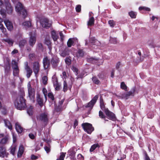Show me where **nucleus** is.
<instances>
[{"mask_svg": "<svg viewBox=\"0 0 160 160\" xmlns=\"http://www.w3.org/2000/svg\"><path fill=\"white\" fill-rule=\"evenodd\" d=\"M21 95L18 97L14 102V104L16 108L18 109H24L26 107L25 100L23 97L25 96V92L23 90L20 91Z\"/></svg>", "mask_w": 160, "mask_h": 160, "instance_id": "1", "label": "nucleus"}, {"mask_svg": "<svg viewBox=\"0 0 160 160\" xmlns=\"http://www.w3.org/2000/svg\"><path fill=\"white\" fill-rule=\"evenodd\" d=\"M14 3H17L15 7L16 12L18 14H22V17L24 18L26 17L27 13L26 10L22 4L18 1V0H11Z\"/></svg>", "mask_w": 160, "mask_h": 160, "instance_id": "2", "label": "nucleus"}, {"mask_svg": "<svg viewBox=\"0 0 160 160\" xmlns=\"http://www.w3.org/2000/svg\"><path fill=\"white\" fill-rule=\"evenodd\" d=\"M100 103L101 109L104 111L108 117V118L113 121H115L116 119L115 115L110 112L108 108H105L103 100L101 98L100 99Z\"/></svg>", "mask_w": 160, "mask_h": 160, "instance_id": "3", "label": "nucleus"}, {"mask_svg": "<svg viewBox=\"0 0 160 160\" xmlns=\"http://www.w3.org/2000/svg\"><path fill=\"white\" fill-rule=\"evenodd\" d=\"M12 66L13 70V74L14 76L16 77L15 78V81L16 79H19L22 81V79L19 77V70L18 67V63L15 60H12Z\"/></svg>", "mask_w": 160, "mask_h": 160, "instance_id": "4", "label": "nucleus"}, {"mask_svg": "<svg viewBox=\"0 0 160 160\" xmlns=\"http://www.w3.org/2000/svg\"><path fill=\"white\" fill-rule=\"evenodd\" d=\"M5 4L6 7V10L5 11L3 9H1L0 10V14L3 18L6 17V12L8 14H11L12 13L13 11V7L11 6L9 2H5Z\"/></svg>", "mask_w": 160, "mask_h": 160, "instance_id": "5", "label": "nucleus"}, {"mask_svg": "<svg viewBox=\"0 0 160 160\" xmlns=\"http://www.w3.org/2000/svg\"><path fill=\"white\" fill-rule=\"evenodd\" d=\"M28 97L32 102H34L35 101V91L34 89L31 87L30 82L28 83Z\"/></svg>", "mask_w": 160, "mask_h": 160, "instance_id": "6", "label": "nucleus"}, {"mask_svg": "<svg viewBox=\"0 0 160 160\" xmlns=\"http://www.w3.org/2000/svg\"><path fill=\"white\" fill-rule=\"evenodd\" d=\"M82 126L85 131L88 134H90L94 130L92 125L89 123H83Z\"/></svg>", "mask_w": 160, "mask_h": 160, "instance_id": "7", "label": "nucleus"}, {"mask_svg": "<svg viewBox=\"0 0 160 160\" xmlns=\"http://www.w3.org/2000/svg\"><path fill=\"white\" fill-rule=\"evenodd\" d=\"M40 23L42 26L44 28H47L50 27L51 24L49 22L47 18H43L41 20Z\"/></svg>", "mask_w": 160, "mask_h": 160, "instance_id": "8", "label": "nucleus"}, {"mask_svg": "<svg viewBox=\"0 0 160 160\" xmlns=\"http://www.w3.org/2000/svg\"><path fill=\"white\" fill-rule=\"evenodd\" d=\"M9 155L8 152H7L5 148L2 146H0V157L4 158H7Z\"/></svg>", "mask_w": 160, "mask_h": 160, "instance_id": "9", "label": "nucleus"}, {"mask_svg": "<svg viewBox=\"0 0 160 160\" xmlns=\"http://www.w3.org/2000/svg\"><path fill=\"white\" fill-rule=\"evenodd\" d=\"M29 35L30 37L29 42V44L31 46L33 47L36 42V36L34 33L33 34L32 33V32L30 33Z\"/></svg>", "mask_w": 160, "mask_h": 160, "instance_id": "10", "label": "nucleus"}, {"mask_svg": "<svg viewBox=\"0 0 160 160\" xmlns=\"http://www.w3.org/2000/svg\"><path fill=\"white\" fill-rule=\"evenodd\" d=\"M37 118L41 121L44 122H47L48 121V114L44 112L41 113L39 116L37 117Z\"/></svg>", "mask_w": 160, "mask_h": 160, "instance_id": "11", "label": "nucleus"}, {"mask_svg": "<svg viewBox=\"0 0 160 160\" xmlns=\"http://www.w3.org/2000/svg\"><path fill=\"white\" fill-rule=\"evenodd\" d=\"M98 98V96L95 95L92 99V100L88 103L87 105L86 106V107L90 108L91 109H92L94 105L96 102Z\"/></svg>", "mask_w": 160, "mask_h": 160, "instance_id": "12", "label": "nucleus"}, {"mask_svg": "<svg viewBox=\"0 0 160 160\" xmlns=\"http://www.w3.org/2000/svg\"><path fill=\"white\" fill-rule=\"evenodd\" d=\"M43 64L44 68L45 69L48 68L50 65V62L47 57L44 58L43 60Z\"/></svg>", "mask_w": 160, "mask_h": 160, "instance_id": "13", "label": "nucleus"}, {"mask_svg": "<svg viewBox=\"0 0 160 160\" xmlns=\"http://www.w3.org/2000/svg\"><path fill=\"white\" fill-rule=\"evenodd\" d=\"M78 40L76 38H70L67 42V44L68 47H71L72 46H73L74 44L78 42Z\"/></svg>", "mask_w": 160, "mask_h": 160, "instance_id": "14", "label": "nucleus"}, {"mask_svg": "<svg viewBox=\"0 0 160 160\" xmlns=\"http://www.w3.org/2000/svg\"><path fill=\"white\" fill-rule=\"evenodd\" d=\"M59 62V58L56 56H53L51 60V63L52 67L55 68L57 67Z\"/></svg>", "mask_w": 160, "mask_h": 160, "instance_id": "15", "label": "nucleus"}, {"mask_svg": "<svg viewBox=\"0 0 160 160\" xmlns=\"http://www.w3.org/2000/svg\"><path fill=\"white\" fill-rule=\"evenodd\" d=\"M5 25L8 29L10 31L12 30L13 26L12 23L9 20H6L4 21Z\"/></svg>", "mask_w": 160, "mask_h": 160, "instance_id": "16", "label": "nucleus"}, {"mask_svg": "<svg viewBox=\"0 0 160 160\" xmlns=\"http://www.w3.org/2000/svg\"><path fill=\"white\" fill-rule=\"evenodd\" d=\"M39 64L38 62H35L33 64V70L35 74L38 73L39 70Z\"/></svg>", "mask_w": 160, "mask_h": 160, "instance_id": "17", "label": "nucleus"}, {"mask_svg": "<svg viewBox=\"0 0 160 160\" xmlns=\"http://www.w3.org/2000/svg\"><path fill=\"white\" fill-rule=\"evenodd\" d=\"M25 69L27 72L26 76L27 78H30L32 73V69L30 68L28 65V63L25 65Z\"/></svg>", "mask_w": 160, "mask_h": 160, "instance_id": "18", "label": "nucleus"}, {"mask_svg": "<svg viewBox=\"0 0 160 160\" xmlns=\"http://www.w3.org/2000/svg\"><path fill=\"white\" fill-rule=\"evenodd\" d=\"M24 151L23 146L22 145L20 146L18 152L17 154V156L18 158H21L23 154Z\"/></svg>", "mask_w": 160, "mask_h": 160, "instance_id": "19", "label": "nucleus"}, {"mask_svg": "<svg viewBox=\"0 0 160 160\" xmlns=\"http://www.w3.org/2000/svg\"><path fill=\"white\" fill-rule=\"evenodd\" d=\"M15 129L19 133H21L23 131V128L18 122L15 124Z\"/></svg>", "mask_w": 160, "mask_h": 160, "instance_id": "20", "label": "nucleus"}, {"mask_svg": "<svg viewBox=\"0 0 160 160\" xmlns=\"http://www.w3.org/2000/svg\"><path fill=\"white\" fill-rule=\"evenodd\" d=\"M5 126L7 127L10 130L12 129V126L10 121L7 119H4L3 120Z\"/></svg>", "mask_w": 160, "mask_h": 160, "instance_id": "21", "label": "nucleus"}, {"mask_svg": "<svg viewBox=\"0 0 160 160\" xmlns=\"http://www.w3.org/2000/svg\"><path fill=\"white\" fill-rule=\"evenodd\" d=\"M90 42L93 45H99L100 44V42L96 40L94 37L90 38Z\"/></svg>", "mask_w": 160, "mask_h": 160, "instance_id": "22", "label": "nucleus"}, {"mask_svg": "<svg viewBox=\"0 0 160 160\" xmlns=\"http://www.w3.org/2000/svg\"><path fill=\"white\" fill-rule=\"evenodd\" d=\"M94 18L93 17L89 18L88 21V26H91L94 24Z\"/></svg>", "mask_w": 160, "mask_h": 160, "instance_id": "23", "label": "nucleus"}, {"mask_svg": "<svg viewBox=\"0 0 160 160\" xmlns=\"http://www.w3.org/2000/svg\"><path fill=\"white\" fill-rule=\"evenodd\" d=\"M0 29L1 30L2 32L4 34L5 37H7L8 34L6 32V29L3 27L2 24L0 23Z\"/></svg>", "mask_w": 160, "mask_h": 160, "instance_id": "24", "label": "nucleus"}, {"mask_svg": "<svg viewBox=\"0 0 160 160\" xmlns=\"http://www.w3.org/2000/svg\"><path fill=\"white\" fill-rule=\"evenodd\" d=\"M37 101L38 103L41 107H42L43 105V101L42 99L40 98V96L39 94H38L37 96Z\"/></svg>", "mask_w": 160, "mask_h": 160, "instance_id": "25", "label": "nucleus"}, {"mask_svg": "<svg viewBox=\"0 0 160 160\" xmlns=\"http://www.w3.org/2000/svg\"><path fill=\"white\" fill-rule=\"evenodd\" d=\"M69 54V51L67 49H65L60 52V55L63 57H66Z\"/></svg>", "mask_w": 160, "mask_h": 160, "instance_id": "26", "label": "nucleus"}, {"mask_svg": "<svg viewBox=\"0 0 160 160\" xmlns=\"http://www.w3.org/2000/svg\"><path fill=\"white\" fill-rule=\"evenodd\" d=\"M51 35L52 38L54 41H56L58 38V35L56 34V33L53 30L52 32Z\"/></svg>", "mask_w": 160, "mask_h": 160, "instance_id": "27", "label": "nucleus"}, {"mask_svg": "<svg viewBox=\"0 0 160 160\" xmlns=\"http://www.w3.org/2000/svg\"><path fill=\"white\" fill-rule=\"evenodd\" d=\"M134 91L133 90L132 91H130L129 92H126L125 94V95H124L125 98L126 99H128V98L130 96H133V93H134Z\"/></svg>", "mask_w": 160, "mask_h": 160, "instance_id": "28", "label": "nucleus"}, {"mask_svg": "<svg viewBox=\"0 0 160 160\" xmlns=\"http://www.w3.org/2000/svg\"><path fill=\"white\" fill-rule=\"evenodd\" d=\"M68 153L70 156H72V157H74L75 156V155L76 153V152L75 151V148H71L68 151Z\"/></svg>", "mask_w": 160, "mask_h": 160, "instance_id": "29", "label": "nucleus"}, {"mask_svg": "<svg viewBox=\"0 0 160 160\" xmlns=\"http://www.w3.org/2000/svg\"><path fill=\"white\" fill-rule=\"evenodd\" d=\"M22 25L25 28H29L31 26V22L28 21H25L23 22L22 23Z\"/></svg>", "mask_w": 160, "mask_h": 160, "instance_id": "30", "label": "nucleus"}, {"mask_svg": "<svg viewBox=\"0 0 160 160\" xmlns=\"http://www.w3.org/2000/svg\"><path fill=\"white\" fill-rule=\"evenodd\" d=\"M27 43V41L25 39H22L19 42V46L21 48H23Z\"/></svg>", "mask_w": 160, "mask_h": 160, "instance_id": "31", "label": "nucleus"}, {"mask_svg": "<svg viewBox=\"0 0 160 160\" xmlns=\"http://www.w3.org/2000/svg\"><path fill=\"white\" fill-rule=\"evenodd\" d=\"M100 147V146L98 143H95L92 145L90 149V151L92 152L95 150L97 148H99Z\"/></svg>", "mask_w": 160, "mask_h": 160, "instance_id": "32", "label": "nucleus"}, {"mask_svg": "<svg viewBox=\"0 0 160 160\" xmlns=\"http://www.w3.org/2000/svg\"><path fill=\"white\" fill-rule=\"evenodd\" d=\"M4 41L7 42L9 45L12 46L13 43L14 41L12 39L9 38L4 39Z\"/></svg>", "mask_w": 160, "mask_h": 160, "instance_id": "33", "label": "nucleus"}, {"mask_svg": "<svg viewBox=\"0 0 160 160\" xmlns=\"http://www.w3.org/2000/svg\"><path fill=\"white\" fill-rule=\"evenodd\" d=\"M33 107L32 106H30L29 108L27 109V113L30 116L33 113Z\"/></svg>", "mask_w": 160, "mask_h": 160, "instance_id": "34", "label": "nucleus"}, {"mask_svg": "<svg viewBox=\"0 0 160 160\" xmlns=\"http://www.w3.org/2000/svg\"><path fill=\"white\" fill-rule=\"evenodd\" d=\"M55 109L53 112L54 113H55L56 112H59L61 110V107L60 106H58V107L56 106H55Z\"/></svg>", "mask_w": 160, "mask_h": 160, "instance_id": "35", "label": "nucleus"}, {"mask_svg": "<svg viewBox=\"0 0 160 160\" xmlns=\"http://www.w3.org/2000/svg\"><path fill=\"white\" fill-rule=\"evenodd\" d=\"M66 154V153L61 152L59 158H57V160H64Z\"/></svg>", "mask_w": 160, "mask_h": 160, "instance_id": "36", "label": "nucleus"}, {"mask_svg": "<svg viewBox=\"0 0 160 160\" xmlns=\"http://www.w3.org/2000/svg\"><path fill=\"white\" fill-rule=\"evenodd\" d=\"M48 80V77L46 76H44L42 78V82L44 85H46L47 84Z\"/></svg>", "mask_w": 160, "mask_h": 160, "instance_id": "37", "label": "nucleus"}, {"mask_svg": "<svg viewBox=\"0 0 160 160\" xmlns=\"http://www.w3.org/2000/svg\"><path fill=\"white\" fill-rule=\"evenodd\" d=\"M8 140V138L7 137H4L1 140L0 143L1 144H5L7 143Z\"/></svg>", "mask_w": 160, "mask_h": 160, "instance_id": "38", "label": "nucleus"}, {"mask_svg": "<svg viewBox=\"0 0 160 160\" xmlns=\"http://www.w3.org/2000/svg\"><path fill=\"white\" fill-rule=\"evenodd\" d=\"M16 149V147L15 146H13L11 147L10 148V153L12 154L13 155H14Z\"/></svg>", "mask_w": 160, "mask_h": 160, "instance_id": "39", "label": "nucleus"}, {"mask_svg": "<svg viewBox=\"0 0 160 160\" xmlns=\"http://www.w3.org/2000/svg\"><path fill=\"white\" fill-rule=\"evenodd\" d=\"M139 9L140 11L144 10V11H150V9L148 8L145 7H140L139 8Z\"/></svg>", "mask_w": 160, "mask_h": 160, "instance_id": "40", "label": "nucleus"}, {"mask_svg": "<svg viewBox=\"0 0 160 160\" xmlns=\"http://www.w3.org/2000/svg\"><path fill=\"white\" fill-rule=\"evenodd\" d=\"M65 61L66 64L68 65L71 64V59L69 58H66L65 59Z\"/></svg>", "mask_w": 160, "mask_h": 160, "instance_id": "41", "label": "nucleus"}, {"mask_svg": "<svg viewBox=\"0 0 160 160\" xmlns=\"http://www.w3.org/2000/svg\"><path fill=\"white\" fill-rule=\"evenodd\" d=\"M92 79L93 82L95 84H98L100 83V81L96 77H93Z\"/></svg>", "mask_w": 160, "mask_h": 160, "instance_id": "42", "label": "nucleus"}, {"mask_svg": "<svg viewBox=\"0 0 160 160\" xmlns=\"http://www.w3.org/2000/svg\"><path fill=\"white\" fill-rule=\"evenodd\" d=\"M121 88L122 89L125 90H127V87L123 82H122L121 83Z\"/></svg>", "mask_w": 160, "mask_h": 160, "instance_id": "43", "label": "nucleus"}, {"mask_svg": "<svg viewBox=\"0 0 160 160\" xmlns=\"http://www.w3.org/2000/svg\"><path fill=\"white\" fill-rule=\"evenodd\" d=\"M133 160H139V157L138 153H133Z\"/></svg>", "mask_w": 160, "mask_h": 160, "instance_id": "44", "label": "nucleus"}, {"mask_svg": "<svg viewBox=\"0 0 160 160\" xmlns=\"http://www.w3.org/2000/svg\"><path fill=\"white\" fill-rule=\"evenodd\" d=\"M129 15L132 18H136V14L133 11H131L129 13Z\"/></svg>", "mask_w": 160, "mask_h": 160, "instance_id": "45", "label": "nucleus"}, {"mask_svg": "<svg viewBox=\"0 0 160 160\" xmlns=\"http://www.w3.org/2000/svg\"><path fill=\"white\" fill-rule=\"evenodd\" d=\"M45 43L48 46L49 49H51V47L50 46L51 45L50 41L49 40L46 39L45 40Z\"/></svg>", "mask_w": 160, "mask_h": 160, "instance_id": "46", "label": "nucleus"}, {"mask_svg": "<svg viewBox=\"0 0 160 160\" xmlns=\"http://www.w3.org/2000/svg\"><path fill=\"white\" fill-rule=\"evenodd\" d=\"M48 96L52 101L54 100V97L53 94L51 92H49L48 94Z\"/></svg>", "mask_w": 160, "mask_h": 160, "instance_id": "47", "label": "nucleus"}, {"mask_svg": "<svg viewBox=\"0 0 160 160\" xmlns=\"http://www.w3.org/2000/svg\"><path fill=\"white\" fill-rule=\"evenodd\" d=\"M110 42L111 43L115 44L117 42L116 39L115 38H110Z\"/></svg>", "mask_w": 160, "mask_h": 160, "instance_id": "48", "label": "nucleus"}, {"mask_svg": "<svg viewBox=\"0 0 160 160\" xmlns=\"http://www.w3.org/2000/svg\"><path fill=\"white\" fill-rule=\"evenodd\" d=\"M88 61L92 63H95L97 60L93 58H90L88 59Z\"/></svg>", "mask_w": 160, "mask_h": 160, "instance_id": "49", "label": "nucleus"}, {"mask_svg": "<svg viewBox=\"0 0 160 160\" xmlns=\"http://www.w3.org/2000/svg\"><path fill=\"white\" fill-rule=\"evenodd\" d=\"M67 90V82L66 81H64L63 82V90L64 92H65Z\"/></svg>", "mask_w": 160, "mask_h": 160, "instance_id": "50", "label": "nucleus"}, {"mask_svg": "<svg viewBox=\"0 0 160 160\" xmlns=\"http://www.w3.org/2000/svg\"><path fill=\"white\" fill-rule=\"evenodd\" d=\"M78 56L80 57H82L84 53L82 50L80 49L78 50Z\"/></svg>", "mask_w": 160, "mask_h": 160, "instance_id": "51", "label": "nucleus"}, {"mask_svg": "<svg viewBox=\"0 0 160 160\" xmlns=\"http://www.w3.org/2000/svg\"><path fill=\"white\" fill-rule=\"evenodd\" d=\"M99 116L102 118H105V116L103 114V112L101 111H100L99 113Z\"/></svg>", "mask_w": 160, "mask_h": 160, "instance_id": "52", "label": "nucleus"}, {"mask_svg": "<svg viewBox=\"0 0 160 160\" xmlns=\"http://www.w3.org/2000/svg\"><path fill=\"white\" fill-rule=\"evenodd\" d=\"M72 69L74 72H75L76 75H77L78 74V69H77V68L74 66H72Z\"/></svg>", "mask_w": 160, "mask_h": 160, "instance_id": "53", "label": "nucleus"}, {"mask_svg": "<svg viewBox=\"0 0 160 160\" xmlns=\"http://www.w3.org/2000/svg\"><path fill=\"white\" fill-rule=\"evenodd\" d=\"M76 11L78 12H79L81 10V6L78 5L77 6L76 8Z\"/></svg>", "mask_w": 160, "mask_h": 160, "instance_id": "54", "label": "nucleus"}, {"mask_svg": "<svg viewBox=\"0 0 160 160\" xmlns=\"http://www.w3.org/2000/svg\"><path fill=\"white\" fill-rule=\"evenodd\" d=\"M56 90H60L61 87V85L60 84H58L57 85L54 86Z\"/></svg>", "mask_w": 160, "mask_h": 160, "instance_id": "55", "label": "nucleus"}, {"mask_svg": "<svg viewBox=\"0 0 160 160\" xmlns=\"http://www.w3.org/2000/svg\"><path fill=\"white\" fill-rule=\"evenodd\" d=\"M58 80L56 76V74H54L52 77V82H53L55 81Z\"/></svg>", "mask_w": 160, "mask_h": 160, "instance_id": "56", "label": "nucleus"}, {"mask_svg": "<svg viewBox=\"0 0 160 160\" xmlns=\"http://www.w3.org/2000/svg\"><path fill=\"white\" fill-rule=\"evenodd\" d=\"M59 35H60L61 40L62 41L64 40V36L63 35L62 31L60 32Z\"/></svg>", "mask_w": 160, "mask_h": 160, "instance_id": "57", "label": "nucleus"}, {"mask_svg": "<svg viewBox=\"0 0 160 160\" xmlns=\"http://www.w3.org/2000/svg\"><path fill=\"white\" fill-rule=\"evenodd\" d=\"M42 92L45 96V98H46L47 93V89L45 88H43L42 89Z\"/></svg>", "mask_w": 160, "mask_h": 160, "instance_id": "58", "label": "nucleus"}, {"mask_svg": "<svg viewBox=\"0 0 160 160\" xmlns=\"http://www.w3.org/2000/svg\"><path fill=\"white\" fill-rule=\"evenodd\" d=\"M77 158L78 159H80V160H83L84 159L83 156L80 154L78 155Z\"/></svg>", "mask_w": 160, "mask_h": 160, "instance_id": "59", "label": "nucleus"}, {"mask_svg": "<svg viewBox=\"0 0 160 160\" xmlns=\"http://www.w3.org/2000/svg\"><path fill=\"white\" fill-rule=\"evenodd\" d=\"M114 22L113 20H109L108 21V23L110 26L112 27H113L114 26Z\"/></svg>", "mask_w": 160, "mask_h": 160, "instance_id": "60", "label": "nucleus"}, {"mask_svg": "<svg viewBox=\"0 0 160 160\" xmlns=\"http://www.w3.org/2000/svg\"><path fill=\"white\" fill-rule=\"evenodd\" d=\"M35 133L34 134L32 133H30L29 134V136L31 139H33L35 138Z\"/></svg>", "mask_w": 160, "mask_h": 160, "instance_id": "61", "label": "nucleus"}, {"mask_svg": "<svg viewBox=\"0 0 160 160\" xmlns=\"http://www.w3.org/2000/svg\"><path fill=\"white\" fill-rule=\"evenodd\" d=\"M37 48L38 49L42 50V46L41 43H39L38 44Z\"/></svg>", "mask_w": 160, "mask_h": 160, "instance_id": "62", "label": "nucleus"}, {"mask_svg": "<svg viewBox=\"0 0 160 160\" xmlns=\"http://www.w3.org/2000/svg\"><path fill=\"white\" fill-rule=\"evenodd\" d=\"M44 149L47 153H48L50 152V148L47 146H45L44 147Z\"/></svg>", "mask_w": 160, "mask_h": 160, "instance_id": "63", "label": "nucleus"}, {"mask_svg": "<svg viewBox=\"0 0 160 160\" xmlns=\"http://www.w3.org/2000/svg\"><path fill=\"white\" fill-rule=\"evenodd\" d=\"M145 160H151L150 159L149 157L148 156L147 153L145 152Z\"/></svg>", "mask_w": 160, "mask_h": 160, "instance_id": "64", "label": "nucleus"}]
</instances>
